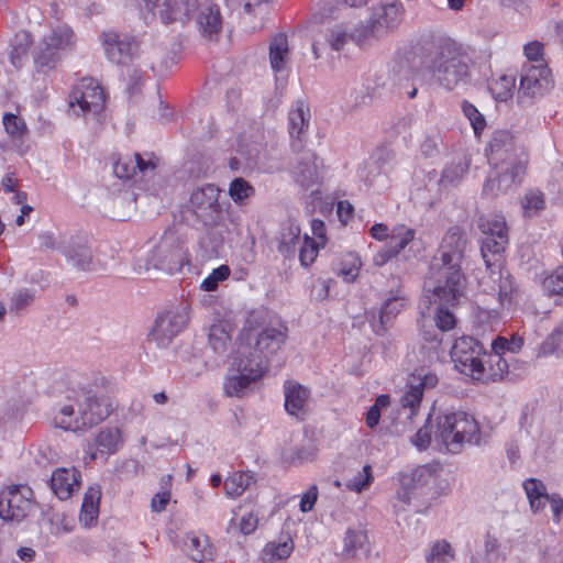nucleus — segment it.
Returning a JSON list of instances; mask_svg holds the SVG:
<instances>
[{
	"mask_svg": "<svg viewBox=\"0 0 563 563\" xmlns=\"http://www.w3.org/2000/svg\"><path fill=\"white\" fill-rule=\"evenodd\" d=\"M113 173L120 179H137V172L134 167L133 157L131 156L119 157L118 161L113 164Z\"/></svg>",
	"mask_w": 563,
	"mask_h": 563,
	"instance_id": "obj_54",
	"label": "nucleus"
},
{
	"mask_svg": "<svg viewBox=\"0 0 563 563\" xmlns=\"http://www.w3.org/2000/svg\"><path fill=\"white\" fill-rule=\"evenodd\" d=\"M317 456V448L311 442L298 445L294 450L283 454V461L288 465H301L312 462Z\"/></svg>",
	"mask_w": 563,
	"mask_h": 563,
	"instance_id": "obj_42",
	"label": "nucleus"
},
{
	"mask_svg": "<svg viewBox=\"0 0 563 563\" xmlns=\"http://www.w3.org/2000/svg\"><path fill=\"white\" fill-rule=\"evenodd\" d=\"M286 340V328L266 327L261 331L250 330L241 334L236 354L254 363L262 361L261 367L267 371L271 357L280 350Z\"/></svg>",
	"mask_w": 563,
	"mask_h": 563,
	"instance_id": "obj_5",
	"label": "nucleus"
},
{
	"mask_svg": "<svg viewBox=\"0 0 563 563\" xmlns=\"http://www.w3.org/2000/svg\"><path fill=\"white\" fill-rule=\"evenodd\" d=\"M508 239L484 238L481 254L487 268L500 267Z\"/></svg>",
	"mask_w": 563,
	"mask_h": 563,
	"instance_id": "obj_33",
	"label": "nucleus"
},
{
	"mask_svg": "<svg viewBox=\"0 0 563 563\" xmlns=\"http://www.w3.org/2000/svg\"><path fill=\"white\" fill-rule=\"evenodd\" d=\"M461 109L464 117L470 121V124L476 136H481L486 128L485 117L478 111V109L467 100H463Z\"/></svg>",
	"mask_w": 563,
	"mask_h": 563,
	"instance_id": "obj_49",
	"label": "nucleus"
},
{
	"mask_svg": "<svg viewBox=\"0 0 563 563\" xmlns=\"http://www.w3.org/2000/svg\"><path fill=\"white\" fill-rule=\"evenodd\" d=\"M187 16L197 15L202 36L212 38L217 36L222 26V19L218 5L210 0H181Z\"/></svg>",
	"mask_w": 563,
	"mask_h": 563,
	"instance_id": "obj_17",
	"label": "nucleus"
},
{
	"mask_svg": "<svg viewBox=\"0 0 563 563\" xmlns=\"http://www.w3.org/2000/svg\"><path fill=\"white\" fill-rule=\"evenodd\" d=\"M133 163L137 172V176L144 178L154 174L158 164V159L153 153H145V155L135 153L133 156Z\"/></svg>",
	"mask_w": 563,
	"mask_h": 563,
	"instance_id": "obj_53",
	"label": "nucleus"
},
{
	"mask_svg": "<svg viewBox=\"0 0 563 563\" xmlns=\"http://www.w3.org/2000/svg\"><path fill=\"white\" fill-rule=\"evenodd\" d=\"M542 287L548 296H563V263L544 277Z\"/></svg>",
	"mask_w": 563,
	"mask_h": 563,
	"instance_id": "obj_52",
	"label": "nucleus"
},
{
	"mask_svg": "<svg viewBox=\"0 0 563 563\" xmlns=\"http://www.w3.org/2000/svg\"><path fill=\"white\" fill-rule=\"evenodd\" d=\"M58 250L65 256L67 263L77 271H96V263L86 238L79 235L70 236L58 245Z\"/></svg>",
	"mask_w": 563,
	"mask_h": 563,
	"instance_id": "obj_20",
	"label": "nucleus"
},
{
	"mask_svg": "<svg viewBox=\"0 0 563 563\" xmlns=\"http://www.w3.org/2000/svg\"><path fill=\"white\" fill-rule=\"evenodd\" d=\"M467 239L464 230L457 225L450 228L442 238L437 258L463 263Z\"/></svg>",
	"mask_w": 563,
	"mask_h": 563,
	"instance_id": "obj_22",
	"label": "nucleus"
},
{
	"mask_svg": "<svg viewBox=\"0 0 563 563\" xmlns=\"http://www.w3.org/2000/svg\"><path fill=\"white\" fill-rule=\"evenodd\" d=\"M489 364V376L493 380H498L504 377L505 374L508 373V362L503 357V353H495L488 355Z\"/></svg>",
	"mask_w": 563,
	"mask_h": 563,
	"instance_id": "obj_58",
	"label": "nucleus"
},
{
	"mask_svg": "<svg viewBox=\"0 0 563 563\" xmlns=\"http://www.w3.org/2000/svg\"><path fill=\"white\" fill-rule=\"evenodd\" d=\"M262 361L257 363L236 354L234 365L236 366L235 372L232 375H228L223 389L229 397H243L251 388V385L261 379L266 369L261 367Z\"/></svg>",
	"mask_w": 563,
	"mask_h": 563,
	"instance_id": "obj_13",
	"label": "nucleus"
},
{
	"mask_svg": "<svg viewBox=\"0 0 563 563\" xmlns=\"http://www.w3.org/2000/svg\"><path fill=\"white\" fill-rule=\"evenodd\" d=\"M188 321L189 307L187 303H180L157 317L155 327L151 332L152 340L159 347H167L174 338L186 328Z\"/></svg>",
	"mask_w": 563,
	"mask_h": 563,
	"instance_id": "obj_15",
	"label": "nucleus"
},
{
	"mask_svg": "<svg viewBox=\"0 0 563 563\" xmlns=\"http://www.w3.org/2000/svg\"><path fill=\"white\" fill-rule=\"evenodd\" d=\"M284 394L286 411L292 416H303L310 397L309 388L297 382L286 380L284 384Z\"/></svg>",
	"mask_w": 563,
	"mask_h": 563,
	"instance_id": "obj_26",
	"label": "nucleus"
},
{
	"mask_svg": "<svg viewBox=\"0 0 563 563\" xmlns=\"http://www.w3.org/2000/svg\"><path fill=\"white\" fill-rule=\"evenodd\" d=\"M554 86L551 69L547 64H523L520 74L518 98L520 103L543 97Z\"/></svg>",
	"mask_w": 563,
	"mask_h": 563,
	"instance_id": "obj_11",
	"label": "nucleus"
},
{
	"mask_svg": "<svg viewBox=\"0 0 563 563\" xmlns=\"http://www.w3.org/2000/svg\"><path fill=\"white\" fill-rule=\"evenodd\" d=\"M431 74L432 78L444 89L466 85L471 80L468 58L461 52V47L452 41L440 43L433 54L426 60L412 55L400 63V67L410 69L412 76H418L420 66Z\"/></svg>",
	"mask_w": 563,
	"mask_h": 563,
	"instance_id": "obj_2",
	"label": "nucleus"
},
{
	"mask_svg": "<svg viewBox=\"0 0 563 563\" xmlns=\"http://www.w3.org/2000/svg\"><path fill=\"white\" fill-rule=\"evenodd\" d=\"M80 478V472L75 467L57 468L51 476L49 487L60 500H66L79 487Z\"/></svg>",
	"mask_w": 563,
	"mask_h": 563,
	"instance_id": "obj_24",
	"label": "nucleus"
},
{
	"mask_svg": "<svg viewBox=\"0 0 563 563\" xmlns=\"http://www.w3.org/2000/svg\"><path fill=\"white\" fill-rule=\"evenodd\" d=\"M254 187L242 177H236L230 183L229 195L238 205H244L246 199L254 196Z\"/></svg>",
	"mask_w": 563,
	"mask_h": 563,
	"instance_id": "obj_48",
	"label": "nucleus"
},
{
	"mask_svg": "<svg viewBox=\"0 0 563 563\" xmlns=\"http://www.w3.org/2000/svg\"><path fill=\"white\" fill-rule=\"evenodd\" d=\"M230 276V268L228 265H221L212 271L201 283V289L206 291H214L220 282L225 280Z\"/></svg>",
	"mask_w": 563,
	"mask_h": 563,
	"instance_id": "obj_60",
	"label": "nucleus"
},
{
	"mask_svg": "<svg viewBox=\"0 0 563 563\" xmlns=\"http://www.w3.org/2000/svg\"><path fill=\"white\" fill-rule=\"evenodd\" d=\"M482 354L486 355L483 344L467 335L457 339L451 349V357L456 369L476 379H481L485 374V364L481 358Z\"/></svg>",
	"mask_w": 563,
	"mask_h": 563,
	"instance_id": "obj_8",
	"label": "nucleus"
},
{
	"mask_svg": "<svg viewBox=\"0 0 563 563\" xmlns=\"http://www.w3.org/2000/svg\"><path fill=\"white\" fill-rule=\"evenodd\" d=\"M219 196L220 190L213 184L197 188L190 196V209L205 227L218 225L223 218Z\"/></svg>",
	"mask_w": 563,
	"mask_h": 563,
	"instance_id": "obj_14",
	"label": "nucleus"
},
{
	"mask_svg": "<svg viewBox=\"0 0 563 563\" xmlns=\"http://www.w3.org/2000/svg\"><path fill=\"white\" fill-rule=\"evenodd\" d=\"M342 554L346 558H361L369 553L371 545L366 530L349 528L343 539Z\"/></svg>",
	"mask_w": 563,
	"mask_h": 563,
	"instance_id": "obj_29",
	"label": "nucleus"
},
{
	"mask_svg": "<svg viewBox=\"0 0 563 563\" xmlns=\"http://www.w3.org/2000/svg\"><path fill=\"white\" fill-rule=\"evenodd\" d=\"M404 307L405 296L401 291H390L389 297L385 299L377 314L375 312L372 313L369 323L374 333L376 335H384Z\"/></svg>",
	"mask_w": 563,
	"mask_h": 563,
	"instance_id": "obj_21",
	"label": "nucleus"
},
{
	"mask_svg": "<svg viewBox=\"0 0 563 563\" xmlns=\"http://www.w3.org/2000/svg\"><path fill=\"white\" fill-rule=\"evenodd\" d=\"M148 263L153 267L173 275L179 272L185 264H189V257L187 249L178 238L174 233L165 232L152 251Z\"/></svg>",
	"mask_w": 563,
	"mask_h": 563,
	"instance_id": "obj_9",
	"label": "nucleus"
},
{
	"mask_svg": "<svg viewBox=\"0 0 563 563\" xmlns=\"http://www.w3.org/2000/svg\"><path fill=\"white\" fill-rule=\"evenodd\" d=\"M523 346V339L518 335H514L510 340L505 336L498 335L492 342V350L495 353H505L506 351L511 353H518Z\"/></svg>",
	"mask_w": 563,
	"mask_h": 563,
	"instance_id": "obj_56",
	"label": "nucleus"
},
{
	"mask_svg": "<svg viewBox=\"0 0 563 563\" xmlns=\"http://www.w3.org/2000/svg\"><path fill=\"white\" fill-rule=\"evenodd\" d=\"M471 165L466 155H456L450 163H446L438 185L443 188L457 186L468 172Z\"/></svg>",
	"mask_w": 563,
	"mask_h": 563,
	"instance_id": "obj_30",
	"label": "nucleus"
},
{
	"mask_svg": "<svg viewBox=\"0 0 563 563\" xmlns=\"http://www.w3.org/2000/svg\"><path fill=\"white\" fill-rule=\"evenodd\" d=\"M528 161L507 162L504 164H493L495 170L488 176L483 185L485 196H497L507 194L522 183L526 174Z\"/></svg>",
	"mask_w": 563,
	"mask_h": 563,
	"instance_id": "obj_12",
	"label": "nucleus"
},
{
	"mask_svg": "<svg viewBox=\"0 0 563 563\" xmlns=\"http://www.w3.org/2000/svg\"><path fill=\"white\" fill-rule=\"evenodd\" d=\"M415 238L413 229H406L402 234L391 235L388 243L376 256V263L383 265L396 257Z\"/></svg>",
	"mask_w": 563,
	"mask_h": 563,
	"instance_id": "obj_34",
	"label": "nucleus"
},
{
	"mask_svg": "<svg viewBox=\"0 0 563 563\" xmlns=\"http://www.w3.org/2000/svg\"><path fill=\"white\" fill-rule=\"evenodd\" d=\"M490 278L498 283V292L501 300L509 299L515 290V280L508 269L503 267L488 268Z\"/></svg>",
	"mask_w": 563,
	"mask_h": 563,
	"instance_id": "obj_43",
	"label": "nucleus"
},
{
	"mask_svg": "<svg viewBox=\"0 0 563 563\" xmlns=\"http://www.w3.org/2000/svg\"><path fill=\"white\" fill-rule=\"evenodd\" d=\"M484 559L487 561V563H496L499 560H505V556L500 550V542L490 533L485 536Z\"/></svg>",
	"mask_w": 563,
	"mask_h": 563,
	"instance_id": "obj_59",
	"label": "nucleus"
},
{
	"mask_svg": "<svg viewBox=\"0 0 563 563\" xmlns=\"http://www.w3.org/2000/svg\"><path fill=\"white\" fill-rule=\"evenodd\" d=\"M113 407L109 398L80 384L67 387L57 402L54 424L66 431L92 428L106 420Z\"/></svg>",
	"mask_w": 563,
	"mask_h": 563,
	"instance_id": "obj_1",
	"label": "nucleus"
},
{
	"mask_svg": "<svg viewBox=\"0 0 563 563\" xmlns=\"http://www.w3.org/2000/svg\"><path fill=\"white\" fill-rule=\"evenodd\" d=\"M467 277L462 264L433 257L424 279V290L433 302L459 306L465 298Z\"/></svg>",
	"mask_w": 563,
	"mask_h": 563,
	"instance_id": "obj_3",
	"label": "nucleus"
},
{
	"mask_svg": "<svg viewBox=\"0 0 563 563\" xmlns=\"http://www.w3.org/2000/svg\"><path fill=\"white\" fill-rule=\"evenodd\" d=\"M390 404V397L386 394L379 395L375 404L372 405L365 417V422L368 428H375L380 420V409L387 407Z\"/></svg>",
	"mask_w": 563,
	"mask_h": 563,
	"instance_id": "obj_57",
	"label": "nucleus"
},
{
	"mask_svg": "<svg viewBox=\"0 0 563 563\" xmlns=\"http://www.w3.org/2000/svg\"><path fill=\"white\" fill-rule=\"evenodd\" d=\"M62 57L74 51L77 37L74 30L67 24H60L51 29V32L42 38Z\"/></svg>",
	"mask_w": 563,
	"mask_h": 563,
	"instance_id": "obj_27",
	"label": "nucleus"
},
{
	"mask_svg": "<svg viewBox=\"0 0 563 563\" xmlns=\"http://www.w3.org/2000/svg\"><path fill=\"white\" fill-rule=\"evenodd\" d=\"M373 479L372 467L369 465H365L362 472H358L349 481L347 488L353 492L361 493L372 484Z\"/></svg>",
	"mask_w": 563,
	"mask_h": 563,
	"instance_id": "obj_62",
	"label": "nucleus"
},
{
	"mask_svg": "<svg viewBox=\"0 0 563 563\" xmlns=\"http://www.w3.org/2000/svg\"><path fill=\"white\" fill-rule=\"evenodd\" d=\"M522 208L527 216H532L544 208L543 194L539 190H530L526 194Z\"/></svg>",
	"mask_w": 563,
	"mask_h": 563,
	"instance_id": "obj_61",
	"label": "nucleus"
},
{
	"mask_svg": "<svg viewBox=\"0 0 563 563\" xmlns=\"http://www.w3.org/2000/svg\"><path fill=\"white\" fill-rule=\"evenodd\" d=\"M453 559V550L449 542L440 540L433 543L426 554L428 563H448Z\"/></svg>",
	"mask_w": 563,
	"mask_h": 563,
	"instance_id": "obj_51",
	"label": "nucleus"
},
{
	"mask_svg": "<svg viewBox=\"0 0 563 563\" xmlns=\"http://www.w3.org/2000/svg\"><path fill=\"white\" fill-rule=\"evenodd\" d=\"M34 300V292L30 289H20L11 298L10 310L20 312Z\"/></svg>",
	"mask_w": 563,
	"mask_h": 563,
	"instance_id": "obj_64",
	"label": "nucleus"
},
{
	"mask_svg": "<svg viewBox=\"0 0 563 563\" xmlns=\"http://www.w3.org/2000/svg\"><path fill=\"white\" fill-rule=\"evenodd\" d=\"M405 14L404 4L399 0L382 4L374 9L365 24L355 29L351 37L357 44L369 37H379L387 30H394L401 23Z\"/></svg>",
	"mask_w": 563,
	"mask_h": 563,
	"instance_id": "obj_7",
	"label": "nucleus"
},
{
	"mask_svg": "<svg viewBox=\"0 0 563 563\" xmlns=\"http://www.w3.org/2000/svg\"><path fill=\"white\" fill-rule=\"evenodd\" d=\"M183 550L195 562L211 560L213 555L208 538H200L192 532L186 533L183 540Z\"/></svg>",
	"mask_w": 563,
	"mask_h": 563,
	"instance_id": "obj_32",
	"label": "nucleus"
},
{
	"mask_svg": "<svg viewBox=\"0 0 563 563\" xmlns=\"http://www.w3.org/2000/svg\"><path fill=\"white\" fill-rule=\"evenodd\" d=\"M106 58L118 66H129L141 55L142 40L130 32L117 29L102 31L99 36Z\"/></svg>",
	"mask_w": 563,
	"mask_h": 563,
	"instance_id": "obj_6",
	"label": "nucleus"
},
{
	"mask_svg": "<svg viewBox=\"0 0 563 563\" xmlns=\"http://www.w3.org/2000/svg\"><path fill=\"white\" fill-rule=\"evenodd\" d=\"M36 507L33 490L27 486L13 485L0 495V519L21 523Z\"/></svg>",
	"mask_w": 563,
	"mask_h": 563,
	"instance_id": "obj_10",
	"label": "nucleus"
},
{
	"mask_svg": "<svg viewBox=\"0 0 563 563\" xmlns=\"http://www.w3.org/2000/svg\"><path fill=\"white\" fill-rule=\"evenodd\" d=\"M430 477L426 467H417L409 473H401L399 476L400 487L397 490V498L404 504L410 505L412 499L422 494Z\"/></svg>",
	"mask_w": 563,
	"mask_h": 563,
	"instance_id": "obj_23",
	"label": "nucleus"
},
{
	"mask_svg": "<svg viewBox=\"0 0 563 563\" xmlns=\"http://www.w3.org/2000/svg\"><path fill=\"white\" fill-rule=\"evenodd\" d=\"M101 498L100 487H89L86 492L80 510V521L86 525L97 519L99 514V503Z\"/></svg>",
	"mask_w": 563,
	"mask_h": 563,
	"instance_id": "obj_37",
	"label": "nucleus"
},
{
	"mask_svg": "<svg viewBox=\"0 0 563 563\" xmlns=\"http://www.w3.org/2000/svg\"><path fill=\"white\" fill-rule=\"evenodd\" d=\"M477 227L485 238L508 239V230L503 217H494L492 219L479 217Z\"/></svg>",
	"mask_w": 563,
	"mask_h": 563,
	"instance_id": "obj_39",
	"label": "nucleus"
},
{
	"mask_svg": "<svg viewBox=\"0 0 563 563\" xmlns=\"http://www.w3.org/2000/svg\"><path fill=\"white\" fill-rule=\"evenodd\" d=\"M276 240L278 253L286 258L294 257L297 251V245H300L302 242L299 224L291 219L282 222Z\"/></svg>",
	"mask_w": 563,
	"mask_h": 563,
	"instance_id": "obj_25",
	"label": "nucleus"
},
{
	"mask_svg": "<svg viewBox=\"0 0 563 563\" xmlns=\"http://www.w3.org/2000/svg\"><path fill=\"white\" fill-rule=\"evenodd\" d=\"M522 486L528 497L531 510L533 512L542 511L548 504V497L550 495L548 494L544 483L541 479L531 477L526 479Z\"/></svg>",
	"mask_w": 563,
	"mask_h": 563,
	"instance_id": "obj_35",
	"label": "nucleus"
},
{
	"mask_svg": "<svg viewBox=\"0 0 563 563\" xmlns=\"http://www.w3.org/2000/svg\"><path fill=\"white\" fill-rule=\"evenodd\" d=\"M552 354L563 355V321L552 330L539 347V355L549 356Z\"/></svg>",
	"mask_w": 563,
	"mask_h": 563,
	"instance_id": "obj_40",
	"label": "nucleus"
},
{
	"mask_svg": "<svg viewBox=\"0 0 563 563\" xmlns=\"http://www.w3.org/2000/svg\"><path fill=\"white\" fill-rule=\"evenodd\" d=\"M317 161L318 157L311 151H303L298 158L295 179L306 189L316 185L319 180V165Z\"/></svg>",
	"mask_w": 563,
	"mask_h": 563,
	"instance_id": "obj_28",
	"label": "nucleus"
},
{
	"mask_svg": "<svg viewBox=\"0 0 563 563\" xmlns=\"http://www.w3.org/2000/svg\"><path fill=\"white\" fill-rule=\"evenodd\" d=\"M435 421L434 439L450 453L461 452L465 443L478 444L481 441L478 422L465 411L446 410L440 413Z\"/></svg>",
	"mask_w": 563,
	"mask_h": 563,
	"instance_id": "obj_4",
	"label": "nucleus"
},
{
	"mask_svg": "<svg viewBox=\"0 0 563 563\" xmlns=\"http://www.w3.org/2000/svg\"><path fill=\"white\" fill-rule=\"evenodd\" d=\"M253 481V475L250 473H234L224 481V492L232 498L239 497L250 487Z\"/></svg>",
	"mask_w": 563,
	"mask_h": 563,
	"instance_id": "obj_44",
	"label": "nucleus"
},
{
	"mask_svg": "<svg viewBox=\"0 0 563 563\" xmlns=\"http://www.w3.org/2000/svg\"><path fill=\"white\" fill-rule=\"evenodd\" d=\"M490 164H504L516 162L519 158L528 161L526 148L517 141L516 136L508 130H497L493 133L488 143Z\"/></svg>",
	"mask_w": 563,
	"mask_h": 563,
	"instance_id": "obj_16",
	"label": "nucleus"
},
{
	"mask_svg": "<svg viewBox=\"0 0 563 563\" xmlns=\"http://www.w3.org/2000/svg\"><path fill=\"white\" fill-rule=\"evenodd\" d=\"M104 100L103 89L92 78H84L69 93V107L78 106L81 113H99L103 109Z\"/></svg>",
	"mask_w": 563,
	"mask_h": 563,
	"instance_id": "obj_18",
	"label": "nucleus"
},
{
	"mask_svg": "<svg viewBox=\"0 0 563 563\" xmlns=\"http://www.w3.org/2000/svg\"><path fill=\"white\" fill-rule=\"evenodd\" d=\"M439 379L434 373L417 369L409 378L400 398L404 408L410 409V418L417 415L426 389L437 386Z\"/></svg>",
	"mask_w": 563,
	"mask_h": 563,
	"instance_id": "obj_19",
	"label": "nucleus"
},
{
	"mask_svg": "<svg viewBox=\"0 0 563 563\" xmlns=\"http://www.w3.org/2000/svg\"><path fill=\"white\" fill-rule=\"evenodd\" d=\"M209 345L218 355H224L231 341L229 332L223 324H212L209 330Z\"/></svg>",
	"mask_w": 563,
	"mask_h": 563,
	"instance_id": "obj_45",
	"label": "nucleus"
},
{
	"mask_svg": "<svg viewBox=\"0 0 563 563\" xmlns=\"http://www.w3.org/2000/svg\"><path fill=\"white\" fill-rule=\"evenodd\" d=\"M515 85L516 79L514 76H501L493 89L496 95V99L499 101H507L512 96Z\"/></svg>",
	"mask_w": 563,
	"mask_h": 563,
	"instance_id": "obj_63",
	"label": "nucleus"
},
{
	"mask_svg": "<svg viewBox=\"0 0 563 563\" xmlns=\"http://www.w3.org/2000/svg\"><path fill=\"white\" fill-rule=\"evenodd\" d=\"M321 244L308 234L302 236V242L299 246V261L303 267H309L316 260Z\"/></svg>",
	"mask_w": 563,
	"mask_h": 563,
	"instance_id": "obj_50",
	"label": "nucleus"
},
{
	"mask_svg": "<svg viewBox=\"0 0 563 563\" xmlns=\"http://www.w3.org/2000/svg\"><path fill=\"white\" fill-rule=\"evenodd\" d=\"M288 58V40L285 34H277L273 37L269 45V59L274 71H280L285 68Z\"/></svg>",
	"mask_w": 563,
	"mask_h": 563,
	"instance_id": "obj_36",
	"label": "nucleus"
},
{
	"mask_svg": "<svg viewBox=\"0 0 563 563\" xmlns=\"http://www.w3.org/2000/svg\"><path fill=\"white\" fill-rule=\"evenodd\" d=\"M121 442V432L118 428L103 429L96 438L97 448L100 453L108 455L114 454Z\"/></svg>",
	"mask_w": 563,
	"mask_h": 563,
	"instance_id": "obj_41",
	"label": "nucleus"
},
{
	"mask_svg": "<svg viewBox=\"0 0 563 563\" xmlns=\"http://www.w3.org/2000/svg\"><path fill=\"white\" fill-rule=\"evenodd\" d=\"M434 303L437 305V308L433 320L438 330L441 332L453 330L456 325V317L451 311V308H454L455 306L444 305L441 302Z\"/></svg>",
	"mask_w": 563,
	"mask_h": 563,
	"instance_id": "obj_47",
	"label": "nucleus"
},
{
	"mask_svg": "<svg viewBox=\"0 0 563 563\" xmlns=\"http://www.w3.org/2000/svg\"><path fill=\"white\" fill-rule=\"evenodd\" d=\"M3 125L7 133L16 140H21L27 131L24 120L13 113L3 115Z\"/></svg>",
	"mask_w": 563,
	"mask_h": 563,
	"instance_id": "obj_55",
	"label": "nucleus"
},
{
	"mask_svg": "<svg viewBox=\"0 0 563 563\" xmlns=\"http://www.w3.org/2000/svg\"><path fill=\"white\" fill-rule=\"evenodd\" d=\"M206 235L201 240V244L206 247L209 256H218L220 249L223 246V232L221 220L218 225L207 227Z\"/></svg>",
	"mask_w": 563,
	"mask_h": 563,
	"instance_id": "obj_46",
	"label": "nucleus"
},
{
	"mask_svg": "<svg viewBox=\"0 0 563 563\" xmlns=\"http://www.w3.org/2000/svg\"><path fill=\"white\" fill-rule=\"evenodd\" d=\"M32 56L36 71L42 74H47L51 70H54L63 58L43 40L36 44L32 52Z\"/></svg>",
	"mask_w": 563,
	"mask_h": 563,
	"instance_id": "obj_31",
	"label": "nucleus"
},
{
	"mask_svg": "<svg viewBox=\"0 0 563 563\" xmlns=\"http://www.w3.org/2000/svg\"><path fill=\"white\" fill-rule=\"evenodd\" d=\"M310 110L303 102H298L297 107L289 112V134L291 137L300 139L309 124Z\"/></svg>",
	"mask_w": 563,
	"mask_h": 563,
	"instance_id": "obj_38",
	"label": "nucleus"
}]
</instances>
